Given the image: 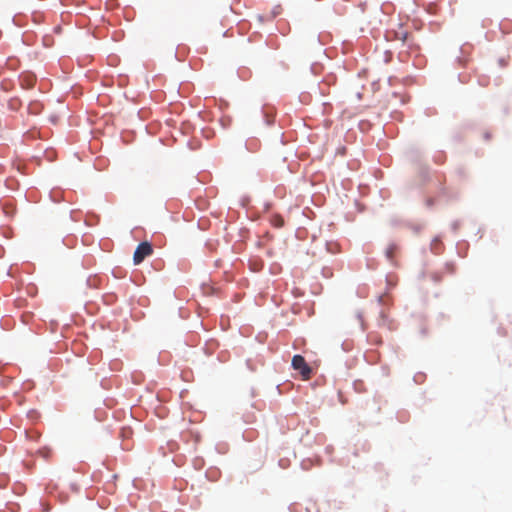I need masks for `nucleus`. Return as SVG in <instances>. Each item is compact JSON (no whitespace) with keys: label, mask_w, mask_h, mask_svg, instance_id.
I'll list each match as a JSON object with an SVG mask.
<instances>
[{"label":"nucleus","mask_w":512,"mask_h":512,"mask_svg":"<svg viewBox=\"0 0 512 512\" xmlns=\"http://www.w3.org/2000/svg\"><path fill=\"white\" fill-rule=\"evenodd\" d=\"M398 253V246L395 245V244H390L387 249H386V257L391 261L393 262L394 261V258L396 257Z\"/></svg>","instance_id":"3"},{"label":"nucleus","mask_w":512,"mask_h":512,"mask_svg":"<svg viewBox=\"0 0 512 512\" xmlns=\"http://www.w3.org/2000/svg\"><path fill=\"white\" fill-rule=\"evenodd\" d=\"M292 367L294 370L299 371L304 380H308L311 377L312 369L306 363L304 357L301 355H294L292 358Z\"/></svg>","instance_id":"1"},{"label":"nucleus","mask_w":512,"mask_h":512,"mask_svg":"<svg viewBox=\"0 0 512 512\" xmlns=\"http://www.w3.org/2000/svg\"><path fill=\"white\" fill-rule=\"evenodd\" d=\"M153 253V248L151 246V244L147 241H144L142 243H140L136 250L134 251V255H133V262L135 265H139L140 263L143 262V260L150 256L151 254Z\"/></svg>","instance_id":"2"},{"label":"nucleus","mask_w":512,"mask_h":512,"mask_svg":"<svg viewBox=\"0 0 512 512\" xmlns=\"http://www.w3.org/2000/svg\"><path fill=\"white\" fill-rule=\"evenodd\" d=\"M297 236H298V237H302V230H301V229H299V230L297 231Z\"/></svg>","instance_id":"6"},{"label":"nucleus","mask_w":512,"mask_h":512,"mask_svg":"<svg viewBox=\"0 0 512 512\" xmlns=\"http://www.w3.org/2000/svg\"><path fill=\"white\" fill-rule=\"evenodd\" d=\"M3 212L8 216H12L15 212V208L12 204H5L3 206Z\"/></svg>","instance_id":"4"},{"label":"nucleus","mask_w":512,"mask_h":512,"mask_svg":"<svg viewBox=\"0 0 512 512\" xmlns=\"http://www.w3.org/2000/svg\"><path fill=\"white\" fill-rule=\"evenodd\" d=\"M27 84L32 87L34 85V79L32 77H29V81H27Z\"/></svg>","instance_id":"5"}]
</instances>
